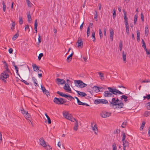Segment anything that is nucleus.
<instances>
[{
    "mask_svg": "<svg viewBox=\"0 0 150 150\" xmlns=\"http://www.w3.org/2000/svg\"><path fill=\"white\" fill-rule=\"evenodd\" d=\"M112 87H108V91H106L104 92L103 95L105 97H114L113 95H117V93H119L121 95L123 94L119 90L115 88H113Z\"/></svg>",
    "mask_w": 150,
    "mask_h": 150,
    "instance_id": "nucleus-1",
    "label": "nucleus"
},
{
    "mask_svg": "<svg viewBox=\"0 0 150 150\" xmlns=\"http://www.w3.org/2000/svg\"><path fill=\"white\" fill-rule=\"evenodd\" d=\"M74 83L76 86H79L80 88H83L87 86V84L80 80H75Z\"/></svg>",
    "mask_w": 150,
    "mask_h": 150,
    "instance_id": "nucleus-2",
    "label": "nucleus"
},
{
    "mask_svg": "<svg viewBox=\"0 0 150 150\" xmlns=\"http://www.w3.org/2000/svg\"><path fill=\"white\" fill-rule=\"evenodd\" d=\"M7 73V72L6 71H4L1 74L0 77V79L4 81L5 83L6 82V81L5 80H4V79H6L9 76V75Z\"/></svg>",
    "mask_w": 150,
    "mask_h": 150,
    "instance_id": "nucleus-3",
    "label": "nucleus"
},
{
    "mask_svg": "<svg viewBox=\"0 0 150 150\" xmlns=\"http://www.w3.org/2000/svg\"><path fill=\"white\" fill-rule=\"evenodd\" d=\"M100 115L101 117L105 118L108 117L110 116L111 113L105 111H103L100 113Z\"/></svg>",
    "mask_w": 150,
    "mask_h": 150,
    "instance_id": "nucleus-4",
    "label": "nucleus"
},
{
    "mask_svg": "<svg viewBox=\"0 0 150 150\" xmlns=\"http://www.w3.org/2000/svg\"><path fill=\"white\" fill-rule=\"evenodd\" d=\"M95 103H100L107 104L108 103V101L105 99H97L95 101Z\"/></svg>",
    "mask_w": 150,
    "mask_h": 150,
    "instance_id": "nucleus-5",
    "label": "nucleus"
},
{
    "mask_svg": "<svg viewBox=\"0 0 150 150\" xmlns=\"http://www.w3.org/2000/svg\"><path fill=\"white\" fill-rule=\"evenodd\" d=\"M40 142V144L42 146L45 147L46 146V142L44 140V138L43 137L40 138L39 139Z\"/></svg>",
    "mask_w": 150,
    "mask_h": 150,
    "instance_id": "nucleus-6",
    "label": "nucleus"
},
{
    "mask_svg": "<svg viewBox=\"0 0 150 150\" xmlns=\"http://www.w3.org/2000/svg\"><path fill=\"white\" fill-rule=\"evenodd\" d=\"M64 89L66 91H68L69 93H71V89L69 86V84L68 83H65V86L63 87Z\"/></svg>",
    "mask_w": 150,
    "mask_h": 150,
    "instance_id": "nucleus-7",
    "label": "nucleus"
},
{
    "mask_svg": "<svg viewBox=\"0 0 150 150\" xmlns=\"http://www.w3.org/2000/svg\"><path fill=\"white\" fill-rule=\"evenodd\" d=\"M63 115L65 117V118L69 120L70 119H71V117H72L71 116L70 114L69 115L68 112H65V113H63Z\"/></svg>",
    "mask_w": 150,
    "mask_h": 150,
    "instance_id": "nucleus-8",
    "label": "nucleus"
},
{
    "mask_svg": "<svg viewBox=\"0 0 150 150\" xmlns=\"http://www.w3.org/2000/svg\"><path fill=\"white\" fill-rule=\"evenodd\" d=\"M115 98L116 97H113V98H112V101H109V102L110 103V105H112V106L117 105Z\"/></svg>",
    "mask_w": 150,
    "mask_h": 150,
    "instance_id": "nucleus-9",
    "label": "nucleus"
},
{
    "mask_svg": "<svg viewBox=\"0 0 150 150\" xmlns=\"http://www.w3.org/2000/svg\"><path fill=\"white\" fill-rule=\"evenodd\" d=\"M77 43L78 44V47L83 46V42L81 39H79L77 42Z\"/></svg>",
    "mask_w": 150,
    "mask_h": 150,
    "instance_id": "nucleus-10",
    "label": "nucleus"
},
{
    "mask_svg": "<svg viewBox=\"0 0 150 150\" xmlns=\"http://www.w3.org/2000/svg\"><path fill=\"white\" fill-rule=\"evenodd\" d=\"M77 93L82 97H85L87 96V94L84 92H81L78 91H76Z\"/></svg>",
    "mask_w": 150,
    "mask_h": 150,
    "instance_id": "nucleus-11",
    "label": "nucleus"
},
{
    "mask_svg": "<svg viewBox=\"0 0 150 150\" xmlns=\"http://www.w3.org/2000/svg\"><path fill=\"white\" fill-rule=\"evenodd\" d=\"M122 142L123 146V150H125L126 147L129 146V142L126 141Z\"/></svg>",
    "mask_w": 150,
    "mask_h": 150,
    "instance_id": "nucleus-12",
    "label": "nucleus"
},
{
    "mask_svg": "<svg viewBox=\"0 0 150 150\" xmlns=\"http://www.w3.org/2000/svg\"><path fill=\"white\" fill-rule=\"evenodd\" d=\"M3 63L4 64V68L6 69L5 71H6L7 72H10V70L9 69L8 67V65L6 63V62L4 61L3 62Z\"/></svg>",
    "mask_w": 150,
    "mask_h": 150,
    "instance_id": "nucleus-13",
    "label": "nucleus"
},
{
    "mask_svg": "<svg viewBox=\"0 0 150 150\" xmlns=\"http://www.w3.org/2000/svg\"><path fill=\"white\" fill-rule=\"evenodd\" d=\"M24 116L25 117V118L28 120H29L31 122V121L29 119V118H30L31 117L30 115L28 113V112L27 111L26 112V113L24 115ZM31 122V124L32 125V122Z\"/></svg>",
    "mask_w": 150,
    "mask_h": 150,
    "instance_id": "nucleus-14",
    "label": "nucleus"
},
{
    "mask_svg": "<svg viewBox=\"0 0 150 150\" xmlns=\"http://www.w3.org/2000/svg\"><path fill=\"white\" fill-rule=\"evenodd\" d=\"M33 69L34 71H37L38 70L40 71H41L39 69V67H38V66L36 65L35 64H33Z\"/></svg>",
    "mask_w": 150,
    "mask_h": 150,
    "instance_id": "nucleus-15",
    "label": "nucleus"
},
{
    "mask_svg": "<svg viewBox=\"0 0 150 150\" xmlns=\"http://www.w3.org/2000/svg\"><path fill=\"white\" fill-rule=\"evenodd\" d=\"M74 54V52H73L71 54H70L69 56L67 58V62H69L70 61H71L72 58V57Z\"/></svg>",
    "mask_w": 150,
    "mask_h": 150,
    "instance_id": "nucleus-16",
    "label": "nucleus"
},
{
    "mask_svg": "<svg viewBox=\"0 0 150 150\" xmlns=\"http://www.w3.org/2000/svg\"><path fill=\"white\" fill-rule=\"evenodd\" d=\"M56 81L58 82H60V83L62 84H63L65 83V81L63 79H61L59 78H57L56 79Z\"/></svg>",
    "mask_w": 150,
    "mask_h": 150,
    "instance_id": "nucleus-17",
    "label": "nucleus"
},
{
    "mask_svg": "<svg viewBox=\"0 0 150 150\" xmlns=\"http://www.w3.org/2000/svg\"><path fill=\"white\" fill-rule=\"evenodd\" d=\"M114 35V31L113 29H111L110 30V39L111 41H113V37Z\"/></svg>",
    "mask_w": 150,
    "mask_h": 150,
    "instance_id": "nucleus-18",
    "label": "nucleus"
},
{
    "mask_svg": "<svg viewBox=\"0 0 150 150\" xmlns=\"http://www.w3.org/2000/svg\"><path fill=\"white\" fill-rule=\"evenodd\" d=\"M53 101L56 104L59 105V103L60 101V98H54L53 100Z\"/></svg>",
    "mask_w": 150,
    "mask_h": 150,
    "instance_id": "nucleus-19",
    "label": "nucleus"
},
{
    "mask_svg": "<svg viewBox=\"0 0 150 150\" xmlns=\"http://www.w3.org/2000/svg\"><path fill=\"white\" fill-rule=\"evenodd\" d=\"M60 101L59 103V105H62L67 102V100L64 98H60Z\"/></svg>",
    "mask_w": 150,
    "mask_h": 150,
    "instance_id": "nucleus-20",
    "label": "nucleus"
},
{
    "mask_svg": "<svg viewBox=\"0 0 150 150\" xmlns=\"http://www.w3.org/2000/svg\"><path fill=\"white\" fill-rule=\"evenodd\" d=\"M57 93L60 96L64 97L65 98H66V96H67V95H66L63 93L60 92L59 91H58L57 92Z\"/></svg>",
    "mask_w": 150,
    "mask_h": 150,
    "instance_id": "nucleus-21",
    "label": "nucleus"
},
{
    "mask_svg": "<svg viewBox=\"0 0 150 150\" xmlns=\"http://www.w3.org/2000/svg\"><path fill=\"white\" fill-rule=\"evenodd\" d=\"M32 80L33 83L35 84V86H39L38 83H37V80L35 77H32Z\"/></svg>",
    "mask_w": 150,
    "mask_h": 150,
    "instance_id": "nucleus-22",
    "label": "nucleus"
},
{
    "mask_svg": "<svg viewBox=\"0 0 150 150\" xmlns=\"http://www.w3.org/2000/svg\"><path fill=\"white\" fill-rule=\"evenodd\" d=\"M124 12V18L125 19V22H128V18L127 17L126 13V11H123Z\"/></svg>",
    "mask_w": 150,
    "mask_h": 150,
    "instance_id": "nucleus-23",
    "label": "nucleus"
},
{
    "mask_svg": "<svg viewBox=\"0 0 150 150\" xmlns=\"http://www.w3.org/2000/svg\"><path fill=\"white\" fill-rule=\"evenodd\" d=\"M78 122L77 121H76L74 124V130L76 131L78 129Z\"/></svg>",
    "mask_w": 150,
    "mask_h": 150,
    "instance_id": "nucleus-24",
    "label": "nucleus"
},
{
    "mask_svg": "<svg viewBox=\"0 0 150 150\" xmlns=\"http://www.w3.org/2000/svg\"><path fill=\"white\" fill-rule=\"evenodd\" d=\"M91 127L92 128V129L95 131V133L96 134V132H95V131L98 130L97 127L96 125L95 124L94 125V126L93 127L92 124L91 125Z\"/></svg>",
    "mask_w": 150,
    "mask_h": 150,
    "instance_id": "nucleus-25",
    "label": "nucleus"
},
{
    "mask_svg": "<svg viewBox=\"0 0 150 150\" xmlns=\"http://www.w3.org/2000/svg\"><path fill=\"white\" fill-rule=\"evenodd\" d=\"M45 115L46 116L47 119L48 123L49 124H51V121L49 117L47 115L46 113H45Z\"/></svg>",
    "mask_w": 150,
    "mask_h": 150,
    "instance_id": "nucleus-26",
    "label": "nucleus"
},
{
    "mask_svg": "<svg viewBox=\"0 0 150 150\" xmlns=\"http://www.w3.org/2000/svg\"><path fill=\"white\" fill-rule=\"evenodd\" d=\"M95 32H93L92 33L91 37L93 39V42H95L96 41V38L95 37Z\"/></svg>",
    "mask_w": 150,
    "mask_h": 150,
    "instance_id": "nucleus-27",
    "label": "nucleus"
},
{
    "mask_svg": "<svg viewBox=\"0 0 150 150\" xmlns=\"http://www.w3.org/2000/svg\"><path fill=\"white\" fill-rule=\"evenodd\" d=\"M122 58L123 59V61L124 62L126 61V54L125 53L124 51H122Z\"/></svg>",
    "mask_w": 150,
    "mask_h": 150,
    "instance_id": "nucleus-28",
    "label": "nucleus"
},
{
    "mask_svg": "<svg viewBox=\"0 0 150 150\" xmlns=\"http://www.w3.org/2000/svg\"><path fill=\"white\" fill-rule=\"evenodd\" d=\"M149 33V29L148 27L147 26H146L145 27V35L147 36L148 34Z\"/></svg>",
    "mask_w": 150,
    "mask_h": 150,
    "instance_id": "nucleus-29",
    "label": "nucleus"
},
{
    "mask_svg": "<svg viewBox=\"0 0 150 150\" xmlns=\"http://www.w3.org/2000/svg\"><path fill=\"white\" fill-rule=\"evenodd\" d=\"M27 17L28 18V21L29 23H30L31 21L32 20V19L31 18V16L29 14V13L28 14H27Z\"/></svg>",
    "mask_w": 150,
    "mask_h": 150,
    "instance_id": "nucleus-30",
    "label": "nucleus"
},
{
    "mask_svg": "<svg viewBox=\"0 0 150 150\" xmlns=\"http://www.w3.org/2000/svg\"><path fill=\"white\" fill-rule=\"evenodd\" d=\"M122 142H124V141H125V140L126 136L125 135V132H122Z\"/></svg>",
    "mask_w": 150,
    "mask_h": 150,
    "instance_id": "nucleus-31",
    "label": "nucleus"
},
{
    "mask_svg": "<svg viewBox=\"0 0 150 150\" xmlns=\"http://www.w3.org/2000/svg\"><path fill=\"white\" fill-rule=\"evenodd\" d=\"M117 105H119L121 106L119 107V108H123V106H124V104L122 102H118L116 103Z\"/></svg>",
    "mask_w": 150,
    "mask_h": 150,
    "instance_id": "nucleus-32",
    "label": "nucleus"
},
{
    "mask_svg": "<svg viewBox=\"0 0 150 150\" xmlns=\"http://www.w3.org/2000/svg\"><path fill=\"white\" fill-rule=\"evenodd\" d=\"M127 121H125L122 123L121 125V127L123 128H125L127 125Z\"/></svg>",
    "mask_w": 150,
    "mask_h": 150,
    "instance_id": "nucleus-33",
    "label": "nucleus"
},
{
    "mask_svg": "<svg viewBox=\"0 0 150 150\" xmlns=\"http://www.w3.org/2000/svg\"><path fill=\"white\" fill-rule=\"evenodd\" d=\"M137 40L138 42H139L140 40V32H139L138 31H137Z\"/></svg>",
    "mask_w": 150,
    "mask_h": 150,
    "instance_id": "nucleus-34",
    "label": "nucleus"
},
{
    "mask_svg": "<svg viewBox=\"0 0 150 150\" xmlns=\"http://www.w3.org/2000/svg\"><path fill=\"white\" fill-rule=\"evenodd\" d=\"M149 115H150V112L146 111L144 114V116L145 117H147L149 116Z\"/></svg>",
    "mask_w": 150,
    "mask_h": 150,
    "instance_id": "nucleus-35",
    "label": "nucleus"
},
{
    "mask_svg": "<svg viewBox=\"0 0 150 150\" xmlns=\"http://www.w3.org/2000/svg\"><path fill=\"white\" fill-rule=\"evenodd\" d=\"M34 24V29L35 30H37V26L38 25V24L37 23V19H36L35 21Z\"/></svg>",
    "mask_w": 150,
    "mask_h": 150,
    "instance_id": "nucleus-36",
    "label": "nucleus"
},
{
    "mask_svg": "<svg viewBox=\"0 0 150 150\" xmlns=\"http://www.w3.org/2000/svg\"><path fill=\"white\" fill-rule=\"evenodd\" d=\"M19 35L18 33H16L13 36L12 39L13 40H15L17 38Z\"/></svg>",
    "mask_w": 150,
    "mask_h": 150,
    "instance_id": "nucleus-37",
    "label": "nucleus"
},
{
    "mask_svg": "<svg viewBox=\"0 0 150 150\" xmlns=\"http://www.w3.org/2000/svg\"><path fill=\"white\" fill-rule=\"evenodd\" d=\"M112 12H113V18H114L116 16V10L115 8L113 9L112 10Z\"/></svg>",
    "mask_w": 150,
    "mask_h": 150,
    "instance_id": "nucleus-38",
    "label": "nucleus"
},
{
    "mask_svg": "<svg viewBox=\"0 0 150 150\" xmlns=\"http://www.w3.org/2000/svg\"><path fill=\"white\" fill-rule=\"evenodd\" d=\"M78 104L79 105H86L87 106H89V105L87 104V103H83L82 102L80 101V102Z\"/></svg>",
    "mask_w": 150,
    "mask_h": 150,
    "instance_id": "nucleus-39",
    "label": "nucleus"
},
{
    "mask_svg": "<svg viewBox=\"0 0 150 150\" xmlns=\"http://www.w3.org/2000/svg\"><path fill=\"white\" fill-rule=\"evenodd\" d=\"M93 89H94L95 90V91L97 92L100 91V89L98 87L95 86L93 87Z\"/></svg>",
    "mask_w": 150,
    "mask_h": 150,
    "instance_id": "nucleus-40",
    "label": "nucleus"
},
{
    "mask_svg": "<svg viewBox=\"0 0 150 150\" xmlns=\"http://www.w3.org/2000/svg\"><path fill=\"white\" fill-rule=\"evenodd\" d=\"M90 29L89 27H88L87 29V36L88 37L90 35Z\"/></svg>",
    "mask_w": 150,
    "mask_h": 150,
    "instance_id": "nucleus-41",
    "label": "nucleus"
},
{
    "mask_svg": "<svg viewBox=\"0 0 150 150\" xmlns=\"http://www.w3.org/2000/svg\"><path fill=\"white\" fill-rule=\"evenodd\" d=\"M94 19L96 21H97V19L98 18V13L96 11H95L94 12Z\"/></svg>",
    "mask_w": 150,
    "mask_h": 150,
    "instance_id": "nucleus-42",
    "label": "nucleus"
},
{
    "mask_svg": "<svg viewBox=\"0 0 150 150\" xmlns=\"http://www.w3.org/2000/svg\"><path fill=\"white\" fill-rule=\"evenodd\" d=\"M19 23L20 24H22L23 23V20L22 17L21 16L19 17Z\"/></svg>",
    "mask_w": 150,
    "mask_h": 150,
    "instance_id": "nucleus-43",
    "label": "nucleus"
},
{
    "mask_svg": "<svg viewBox=\"0 0 150 150\" xmlns=\"http://www.w3.org/2000/svg\"><path fill=\"white\" fill-rule=\"evenodd\" d=\"M138 18V16L137 14H136L134 16V24H135L137 19Z\"/></svg>",
    "mask_w": 150,
    "mask_h": 150,
    "instance_id": "nucleus-44",
    "label": "nucleus"
},
{
    "mask_svg": "<svg viewBox=\"0 0 150 150\" xmlns=\"http://www.w3.org/2000/svg\"><path fill=\"white\" fill-rule=\"evenodd\" d=\"M142 47L144 49H145L146 47V46L144 40L143 39L142 40Z\"/></svg>",
    "mask_w": 150,
    "mask_h": 150,
    "instance_id": "nucleus-45",
    "label": "nucleus"
},
{
    "mask_svg": "<svg viewBox=\"0 0 150 150\" xmlns=\"http://www.w3.org/2000/svg\"><path fill=\"white\" fill-rule=\"evenodd\" d=\"M2 4L3 5V11L5 12L6 11V6L5 5V3H4V1H3L2 2Z\"/></svg>",
    "mask_w": 150,
    "mask_h": 150,
    "instance_id": "nucleus-46",
    "label": "nucleus"
},
{
    "mask_svg": "<svg viewBox=\"0 0 150 150\" xmlns=\"http://www.w3.org/2000/svg\"><path fill=\"white\" fill-rule=\"evenodd\" d=\"M43 56V54L42 53H40V54L39 55V56H38V59L39 60H40L42 57Z\"/></svg>",
    "mask_w": 150,
    "mask_h": 150,
    "instance_id": "nucleus-47",
    "label": "nucleus"
},
{
    "mask_svg": "<svg viewBox=\"0 0 150 150\" xmlns=\"http://www.w3.org/2000/svg\"><path fill=\"white\" fill-rule=\"evenodd\" d=\"M99 74L100 76V77L101 79L102 80H103L104 78L103 74L100 72H99Z\"/></svg>",
    "mask_w": 150,
    "mask_h": 150,
    "instance_id": "nucleus-48",
    "label": "nucleus"
},
{
    "mask_svg": "<svg viewBox=\"0 0 150 150\" xmlns=\"http://www.w3.org/2000/svg\"><path fill=\"white\" fill-rule=\"evenodd\" d=\"M99 34L100 38L101 39L103 37V34L102 33V32L101 29H99Z\"/></svg>",
    "mask_w": 150,
    "mask_h": 150,
    "instance_id": "nucleus-49",
    "label": "nucleus"
},
{
    "mask_svg": "<svg viewBox=\"0 0 150 150\" xmlns=\"http://www.w3.org/2000/svg\"><path fill=\"white\" fill-rule=\"evenodd\" d=\"M147 108L149 110H150V102L147 103L146 105Z\"/></svg>",
    "mask_w": 150,
    "mask_h": 150,
    "instance_id": "nucleus-50",
    "label": "nucleus"
},
{
    "mask_svg": "<svg viewBox=\"0 0 150 150\" xmlns=\"http://www.w3.org/2000/svg\"><path fill=\"white\" fill-rule=\"evenodd\" d=\"M113 150H117V147L116 144L115 143H113L112 144Z\"/></svg>",
    "mask_w": 150,
    "mask_h": 150,
    "instance_id": "nucleus-51",
    "label": "nucleus"
},
{
    "mask_svg": "<svg viewBox=\"0 0 150 150\" xmlns=\"http://www.w3.org/2000/svg\"><path fill=\"white\" fill-rule=\"evenodd\" d=\"M21 113L23 114L24 115H24L26 113V112L25 111L24 109L23 108H22L21 110Z\"/></svg>",
    "mask_w": 150,
    "mask_h": 150,
    "instance_id": "nucleus-52",
    "label": "nucleus"
},
{
    "mask_svg": "<svg viewBox=\"0 0 150 150\" xmlns=\"http://www.w3.org/2000/svg\"><path fill=\"white\" fill-rule=\"evenodd\" d=\"M45 149L47 150H50L52 149V148L49 145H47L45 147Z\"/></svg>",
    "mask_w": 150,
    "mask_h": 150,
    "instance_id": "nucleus-53",
    "label": "nucleus"
},
{
    "mask_svg": "<svg viewBox=\"0 0 150 150\" xmlns=\"http://www.w3.org/2000/svg\"><path fill=\"white\" fill-rule=\"evenodd\" d=\"M145 122H143L141 126L140 127V129H143L145 125Z\"/></svg>",
    "mask_w": 150,
    "mask_h": 150,
    "instance_id": "nucleus-54",
    "label": "nucleus"
},
{
    "mask_svg": "<svg viewBox=\"0 0 150 150\" xmlns=\"http://www.w3.org/2000/svg\"><path fill=\"white\" fill-rule=\"evenodd\" d=\"M126 32L128 35H129V27H126Z\"/></svg>",
    "mask_w": 150,
    "mask_h": 150,
    "instance_id": "nucleus-55",
    "label": "nucleus"
},
{
    "mask_svg": "<svg viewBox=\"0 0 150 150\" xmlns=\"http://www.w3.org/2000/svg\"><path fill=\"white\" fill-rule=\"evenodd\" d=\"M39 37L38 38V44H39L41 42V39L40 38V34H38Z\"/></svg>",
    "mask_w": 150,
    "mask_h": 150,
    "instance_id": "nucleus-56",
    "label": "nucleus"
},
{
    "mask_svg": "<svg viewBox=\"0 0 150 150\" xmlns=\"http://www.w3.org/2000/svg\"><path fill=\"white\" fill-rule=\"evenodd\" d=\"M26 3L29 6H31V3L29 0H26Z\"/></svg>",
    "mask_w": 150,
    "mask_h": 150,
    "instance_id": "nucleus-57",
    "label": "nucleus"
},
{
    "mask_svg": "<svg viewBox=\"0 0 150 150\" xmlns=\"http://www.w3.org/2000/svg\"><path fill=\"white\" fill-rule=\"evenodd\" d=\"M121 97L122 98V99H127V97L125 95H122L121 96Z\"/></svg>",
    "mask_w": 150,
    "mask_h": 150,
    "instance_id": "nucleus-58",
    "label": "nucleus"
},
{
    "mask_svg": "<svg viewBox=\"0 0 150 150\" xmlns=\"http://www.w3.org/2000/svg\"><path fill=\"white\" fill-rule=\"evenodd\" d=\"M119 48H122V42L121 40L119 42Z\"/></svg>",
    "mask_w": 150,
    "mask_h": 150,
    "instance_id": "nucleus-59",
    "label": "nucleus"
},
{
    "mask_svg": "<svg viewBox=\"0 0 150 150\" xmlns=\"http://www.w3.org/2000/svg\"><path fill=\"white\" fill-rule=\"evenodd\" d=\"M45 94H46L47 96H48V95L50 96V93L46 89V91H44V92H43Z\"/></svg>",
    "mask_w": 150,
    "mask_h": 150,
    "instance_id": "nucleus-60",
    "label": "nucleus"
},
{
    "mask_svg": "<svg viewBox=\"0 0 150 150\" xmlns=\"http://www.w3.org/2000/svg\"><path fill=\"white\" fill-rule=\"evenodd\" d=\"M144 98H147V99L149 100L150 99V94H148L146 96H144Z\"/></svg>",
    "mask_w": 150,
    "mask_h": 150,
    "instance_id": "nucleus-61",
    "label": "nucleus"
},
{
    "mask_svg": "<svg viewBox=\"0 0 150 150\" xmlns=\"http://www.w3.org/2000/svg\"><path fill=\"white\" fill-rule=\"evenodd\" d=\"M141 18L142 20V21L143 22L144 21V15H143V13L142 12L141 13Z\"/></svg>",
    "mask_w": 150,
    "mask_h": 150,
    "instance_id": "nucleus-62",
    "label": "nucleus"
},
{
    "mask_svg": "<svg viewBox=\"0 0 150 150\" xmlns=\"http://www.w3.org/2000/svg\"><path fill=\"white\" fill-rule=\"evenodd\" d=\"M41 88L43 92H44V91H46L45 88L44 86H41Z\"/></svg>",
    "mask_w": 150,
    "mask_h": 150,
    "instance_id": "nucleus-63",
    "label": "nucleus"
},
{
    "mask_svg": "<svg viewBox=\"0 0 150 150\" xmlns=\"http://www.w3.org/2000/svg\"><path fill=\"white\" fill-rule=\"evenodd\" d=\"M145 82H146V83L150 82V80H144L142 81V83H145Z\"/></svg>",
    "mask_w": 150,
    "mask_h": 150,
    "instance_id": "nucleus-64",
    "label": "nucleus"
}]
</instances>
